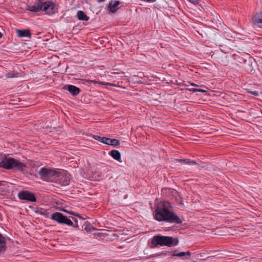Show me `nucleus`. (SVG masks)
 Here are the masks:
<instances>
[{"label":"nucleus","instance_id":"nucleus-1","mask_svg":"<svg viewBox=\"0 0 262 262\" xmlns=\"http://www.w3.org/2000/svg\"><path fill=\"white\" fill-rule=\"evenodd\" d=\"M169 203L164 202L162 206H158L155 211V218L158 221H165L170 223L180 224L182 223L181 219L167 207Z\"/></svg>","mask_w":262,"mask_h":262},{"label":"nucleus","instance_id":"nucleus-2","mask_svg":"<svg viewBox=\"0 0 262 262\" xmlns=\"http://www.w3.org/2000/svg\"><path fill=\"white\" fill-rule=\"evenodd\" d=\"M55 4L52 1H45V0H35V4L28 7L27 10L33 12L43 11L48 15L55 13L54 9Z\"/></svg>","mask_w":262,"mask_h":262},{"label":"nucleus","instance_id":"nucleus-3","mask_svg":"<svg viewBox=\"0 0 262 262\" xmlns=\"http://www.w3.org/2000/svg\"><path fill=\"white\" fill-rule=\"evenodd\" d=\"M26 165L12 158H7L5 156H1L0 167L6 169H15L23 171Z\"/></svg>","mask_w":262,"mask_h":262},{"label":"nucleus","instance_id":"nucleus-4","mask_svg":"<svg viewBox=\"0 0 262 262\" xmlns=\"http://www.w3.org/2000/svg\"><path fill=\"white\" fill-rule=\"evenodd\" d=\"M38 174L42 180L52 182H56L57 178L61 176L58 171L45 167L39 169Z\"/></svg>","mask_w":262,"mask_h":262},{"label":"nucleus","instance_id":"nucleus-5","mask_svg":"<svg viewBox=\"0 0 262 262\" xmlns=\"http://www.w3.org/2000/svg\"><path fill=\"white\" fill-rule=\"evenodd\" d=\"M152 243H156L160 246H166L169 247L177 246L179 244V239L177 237L168 236H155Z\"/></svg>","mask_w":262,"mask_h":262},{"label":"nucleus","instance_id":"nucleus-6","mask_svg":"<svg viewBox=\"0 0 262 262\" xmlns=\"http://www.w3.org/2000/svg\"><path fill=\"white\" fill-rule=\"evenodd\" d=\"M51 219L54 220L59 224H64L69 226H72L73 222L61 213L55 212L52 214Z\"/></svg>","mask_w":262,"mask_h":262},{"label":"nucleus","instance_id":"nucleus-7","mask_svg":"<svg viewBox=\"0 0 262 262\" xmlns=\"http://www.w3.org/2000/svg\"><path fill=\"white\" fill-rule=\"evenodd\" d=\"M18 197L20 200L30 202H35L36 199L33 193L28 191H22L19 193Z\"/></svg>","mask_w":262,"mask_h":262},{"label":"nucleus","instance_id":"nucleus-8","mask_svg":"<svg viewBox=\"0 0 262 262\" xmlns=\"http://www.w3.org/2000/svg\"><path fill=\"white\" fill-rule=\"evenodd\" d=\"M102 143L113 146H117L120 144L119 140L106 137H103V139H102Z\"/></svg>","mask_w":262,"mask_h":262},{"label":"nucleus","instance_id":"nucleus-9","mask_svg":"<svg viewBox=\"0 0 262 262\" xmlns=\"http://www.w3.org/2000/svg\"><path fill=\"white\" fill-rule=\"evenodd\" d=\"M64 89L66 90H68L70 94L73 96L78 95L80 92V90L78 88L73 85L66 86H64Z\"/></svg>","mask_w":262,"mask_h":262},{"label":"nucleus","instance_id":"nucleus-10","mask_svg":"<svg viewBox=\"0 0 262 262\" xmlns=\"http://www.w3.org/2000/svg\"><path fill=\"white\" fill-rule=\"evenodd\" d=\"M120 4V2L118 1H111L109 3L108 8L112 13L116 12L118 9V6Z\"/></svg>","mask_w":262,"mask_h":262},{"label":"nucleus","instance_id":"nucleus-11","mask_svg":"<svg viewBox=\"0 0 262 262\" xmlns=\"http://www.w3.org/2000/svg\"><path fill=\"white\" fill-rule=\"evenodd\" d=\"M253 21L255 25L262 28V13L256 14L254 16Z\"/></svg>","mask_w":262,"mask_h":262},{"label":"nucleus","instance_id":"nucleus-12","mask_svg":"<svg viewBox=\"0 0 262 262\" xmlns=\"http://www.w3.org/2000/svg\"><path fill=\"white\" fill-rule=\"evenodd\" d=\"M7 249L6 238L0 233V255Z\"/></svg>","mask_w":262,"mask_h":262},{"label":"nucleus","instance_id":"nucleus-13","mask_svg":"<svg viewBox=\"0 0 262 262\" xmlns=\"http://www.w3.org/2000/svg\"><path fill=\"white\" fill-rule=\"evenodd\" d=\"M17 33L19 37H29L31 38V34L29 30H17Z\"/></svg>","mask_w":262,"mask_h":262},{"label":"nucleus","instance_id":"nucleus-14","mask_svg":"<svg viewBox=\"0 0 262 262\" xmlns=\"http://www.w3.org/2000/svg\"><path fill=\"white\" fill-rule=\"evenodd\" d=\"M109 154L116 160H117L119 162H121V154L118 150H112L111 151H110Z\"/></svg>","mask_w":262,"mask_h":262},{"label":"nucleus","instance_id":"nucleus-15","mask_svg":"<svg viewBox=\"0 0 262 262\" xmlns=\"http://www.w3.org/2000/svg\"><path fill=\"white\" fill-rule=\"evenodd\" d=\"M77 17L79 20L88 21L89 19L88 17L82 11L79 10L77 13Z\"/></svg>","mask_w":262,"mask_h":262},{"label":"nucleus","instance_id":"nucleus-16","mask_svg":"<svg viewBox=\"0 0 262 262\" xmlns=\"http://www.w3.org/2000/svg\"><path fill=\"white\" fill-rule=\"evenodd\" d=\"M179 162L181 163H184L187 165H191V164H196L197 165L199 166V164L196 163V162L194 160H191L188 159H180L178 160Z\"/></svg>","mask_w":262,"mask_h":262},{"label":"nucleus","instance_id":"nucleus-17","mask_svg":"<svg viewBox=\"0 0 262 262\" xmlns=\"http://www.w3.org/2000/svg\"><path fill=\"white\" fill-rule=\"evenodd\" d=\"M191 255V253L189 251L187 252H181L180 253H178L177 251H175L174 253L173 254V256H177L179 257H182L184 256H189Z\"/></svg>","mask_w":262,"mask_h":262},{"label":"nucleus","instance_id":"nucleus-18","mask_svg":"<svg viewBox=\"0 0 262 262\" xmlns=\"http://www.w3.org/2000/svg\"><path fill=\"white\" fill-rule=\"evenodd\" d=\"M18 75H19L18 73H16L15 74H14V73L11 72V73H8L6 74V76L8 78H14V77H18Z\"/></svg>","mask_w":262,"mask_h":262},{"label":"nucleus","instance_id":"nucleus-19","mask_svg":"<svg viewBox=\"0 0 262 262\" xmlns=\"http://www.w3.org/2000/svg\"><path fill=\"white\" fill-rule=\"evenodd\" d=\"M82 81H84L86 82H88L89 83H98L100 84V82L99 81H97L96 80H86V79H83Z\"/></svg>","mask_w":262,"mask_h":262},{"label":"nucleus","instance_id":"nucleus-20","mask_svg":"<svg viewBox=\"0 0 262 262\" xmlns=\"http://www.w3.org/2000/svg\"><path fill=\"white\" fill-rule=\"evenodd\" d=\"M100 84L101 85H107L114 86H117V85L114 83H109V82H100Z\"/></svg>","mask_w":262,"mask_h":262},{"label":"nucleus","instance_id":"nucleus-21","mask_svg":"<svg viewBox=\"0 0 262 262\" xmlns=\"http://www.w3.org/2000/svg\"><path fill=\"white\" fill-rule=\"evenodd\" d=\"M93 138L97 141H100L102 143V139H103V137H101L97 135H94L93 136Z\"/></svg>","mask_w":262,"mask_h":262},{"label":"nucleus","instance_id":"nucleus-22","mask_svg":"<svg viewBox=\"0 0 262 262\" xmlns=\"http://www.w3.org/2000/svg\"><path fill=\"white\" fill-rule=\"evenodd\" d=\"M190 3L194 5H197L199 3L200 0H188Z\"/></svg>","mask_w":262,"mask_h":262},{"label":"nucleus","instance_id":"nucleus-23","mask_svg":"<svg viewBox=\"0 0 262 262\" xmlns=\"http://www.w3.org/2000/svg\"><path fill=\"white\" fill-rule=\"evenodd\" d=\"M196 92H205L206 91L201 89H196Z\"/></svg>","mask_w":262,"mask_h":262},{"label":"nucleus","instance_id":"nucleus-24","mask_svg":"<svg viewBox=\"0 0 262 262\" xmlns=\"http://www.w3.org/2000/svg\"><path fill=\"white\" fill-rule=\"evenodd\" d=\"M251 93L255 95V96H258V92L256 91L252 92Z\"/></svg>","mask_w":262,"mask_h":262},{"label":"nucleus","instance_id":"nucleus-25","mask_svg":"<svg viewBox=\"0 0 262 262\" xmlns=\"http://www.w3.org/2000/svg\"><path fill=\"white\" fill-rule=\"evenodd\" d=\"M189 91H192V92H196V89H195V88L189 89Z\"/></svg>","mask_w":262,"mask_h":262},{"label":"nucleus","instance_id":"nucleus-26","mask_svg":"<svg viewBox=\"0 0 262 262\" xmlns=\"http://www.w3.org/2000/svg\"><path fill=\"white\" fill-rule=\"evenodd\" d=\"M38 213L41 214V215H45V213L43 212V211H39L38 212Z\"/></svg>","mask_w":262,"mask_h":262},{"label":"nucleus","instance_id":"nucleus-27","mask_svg":"<svg viewBox=\"0 0 262 262\" xmlns=\"http://www.w3.org/2000/svg\"><path fill=\"white\" fill-rule=\"evenodd\" d=\"M190 84H191V85H193V86H199L198 85H197V84H194V83H191Z\"/></svg>","mask_w":262,"mask_h":262},{"label":"nucleus","instance_id":"nucleus-28","mask_svg":"<svg viewBox=\"0 0 262 262\" xmlns=\"http://www.w3.org/2000/svg\"><path fill=\"white\" fill-rule=\"evenodd\" d=\"M104 0H97V2L98 3H101L102 2H103Z\"/></svg>","mask_w":262,"mask_h":262},{"label":"nucleus","instance_id":"nucleus-29","mask_svg":"<svg viewBox=\"0 0 262 262\" xmlns=\"http://www.w3.org/2000/svg\"><path fill=\"white\" fill-rule=\"evenodd\" d=\"M2 34L0 32V38L2 37Z\"/></svg>","mask_w":262,"mask_h":262},{"label":"nucleus","instance_id":"nucleus-30","mask_svg":"<svg viewBox=\"0 0 262 262\" xmlns=\"http://www.w3.org/2000/svg\"><path fill=\"white\" fill-rule=\"evenodd\" d=\"M67 184H68V181H66V183H65L64 185H67Z\"/></svg>","mask_w":262,"mask_h":262},{"label":"nucleus","instance_id":"nucleus-31","mask_svg":"<svg viewBox=\"0 0 262 262\" xmlns=\"http://www.w3.org/2000/svg\"><path fill=\"white\" fill-rule=\"evenodd\" d=\"M85 230H88V228L87 227H85Z\"/></svg>","mask_w":262,"mask_h":262}]
</instances>
